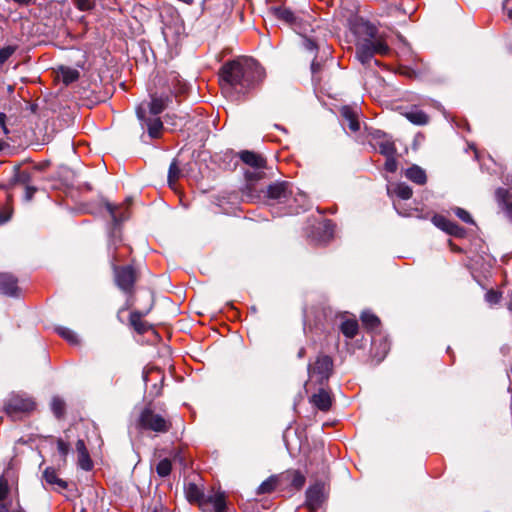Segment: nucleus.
I'll return each mask as SVG.
<instances>
[{
  "label": "nucleus",
  "mask_w": 512,
  "mask_h": 512,
  "mask_svg": "<svg viewBox=\"0 0 512 512\" xmlns=\"http://www.w3.org/2000/svg\"><path fill=\"white\" fill-rule=\"evenodd\" d=\"M185 496L190 503H196L198 506L204 500L206 495L202 489L195 483L189 482L185 485Z\"/></svg>",
  "instance_id": "21"
},
{
  "label": "nucleus",
  "mask_w": 512,
  "mask_h": 512,
  "mask_svg": "<svg viewBox=\"0 0 512 512\" xmlns=\"http://www.w3.org/2000/svg\"><path fill=\"white\" fill-rule=\"evenodd\" d=\"M351 30L355 36V55L362 65H369L375 55L386 56L391 52L386 36L374 24L356 19Z\"/></svg>",
  "instance_id": "2"
},
{
  "label": "nucleus",
  "mask_w": 512,
  "mask_h": 512,
  "mask_svg": "<svg viewBox=\"0 0 512 512\" xmlns=\"http://www.w3.org/2000/svg\"><path fill=\"white\" fill-rule=\"evenodd\" d=\"M199 508L203 512H226L227 505L223 492H216L206 495L204 500L200 503Z\"/></svg>",
  "instance_id": "9"
},
{
  "label": "nucleus",
  "mask_w": 512,
  "mask_h": 512,
  "mask_svg": "<svg viewBox=\"0 0 512 512\" xmlns=\"http://www.w3.org/2000/svg\"><path fill=\"white\" fill-rule=\"evenodd\" d=\"M51 409L54 415L59 419L65 413V402L60 397H53L51 401Z\"/></svg>",
  "instance_id": "33"
},
{
  "label": "nucleus",
  "mask_w": 512,
  "mask_h": 512,
  "mask_svg": "<svg viewBox=\"0 0 512 512\" xmlns=\"http://www.w3.org/2000/svg\"><path fill=\"white\" fill-rule=\"evenodd\" d=\"M341 332L348 338H354L358 332V323L355 320H346L341 324Z\"/></svg>",
  "instance_id": "31"
},
{
  "label": "nucleus",
  "mask_w": 512,
  "mask_h": 512,
  "mask_svg": "<svg viewBox=\"0 0 512 512\" xmlns=\"http://www.w3.org/2000/svg\"><path fill=\"white\" fill-rule=\"evenodd\" d=\"M78 465L85 471H90L93 468V462L90 458L89 452L78 454Z\"/></svg>",
  "instance_id": "39"
},
{
  "label": "nucleus",
  "mask_w": 512,
  "mask_h": 512,
  "mask_svg": "<svg viewBox=\"0 0 512 512\" xmlns=\"http://www.w3.org/2000/svg\"><path fill=\"white\" fill-rule=\"evenodd\" d=\"M465 230L455 223L450 222V236L463 237Z\"/></svg>",
  "instance_id": "46"
},
{
  "label": "nucleus",
  "mask_w": 512,
  "mask_h": 512,
  "mask_svg": "<svg viewBox=\"0 0 512 512\" xmlns=\"http://www.w3.org/2000/svg\"><path fill=\"white\" fill-rule=\"evenodd\" d=\"M76 6L81 11H89L93 8V3L90 0H77Z\"/></svg>",
  "instance_id": "47"
},
{
  "label": "nucleus",
  "mask_w": 512,
  "mask_h": 512,
  "mask_svg": "<svg viewBox=\"0 0 512 512\" xmlns=\"http://www.w3.org/2000/svg\"><path fill=\"white\" fill-rule=\"evenodd\" d=\"M361 321L368 329H375L379 326V318L371 312H363L361 315Z\"/></svg>",
  "instance_id": "32"
},
{
  "label": "nucleus",
  "mask_w": 512,
  "mask_h": 512,
  "mask_svg": "<svg viewBox=\"0 0 512 512\" xmlns=\"http://www.w3.org/2000/svg\"><path fill=\"white\" fill-rule=\"evenodd\" d=\"M404 175L408 180L417 185H424L427 182L425 170L415 164L406 169Z\"/></svg>",
  "instance_id": "20"
},
{
  "label": "nucleus",
  "mask_w": 512,
  "mask_h": 512,
  "mask_svg": "<svg viewBox=\"0 0 512 512\" xmlns=\"http://www.w3.org/2000/svg\"><path fill=\"white\" fill-rule=\"evenodd\" d=\"M405 117L413 124L416 125H425L428 123V116L425 112L418 109L417 107H413L411 110L405 113Z\"/></svg>",
  "instance_id": "27"
},
{
  "label": "nucleus",
  "mask_w": 512,
  "mask_h": 512,
  "mask_svg": "<svg viewBox=\"0 0 512 512\" xmlns=\"http://www.w3.org/2000/svg\"><path fill=\"white\" fill-rule=\"evenodd\" d=\"M13 209L10 205L0 208V224L8 222L12 217Z\"/></svg>",
  "instance_id": "44"
},
{
  "label": "nucleus",
  "mask_w": 512,
  "mask_h": 512,
  "mask_svg": "<svg viewBox=\"0 0 512 512\" xmlns=\"http://www.w3.org/2000/svg\"><path fill=\"white\" fill-rule=\"evenodd\" d=\"M180 173H181V171L177 165V162L174 160L170 164L169 172H168V183H169L170 187L174 186L175 182L178 180V178L180 176Z\"/></svg>",
  "instance_id": "36"
},
{
  "label": "nucleus",
  "mask_w": 512,
  "mask_h": 512,
  "mask_svg": "<svg viewBox=\"0 0 512 512\" xmlns=\"http://www.w3.org/2000/svg\"><path fill=\"white\" fill-rule=\"evenodd\" d=\"M130 200H126L123 204L115 206L109 202L106 203V209L112 217L115 225L129 218Z\"/></svg>",
  "instance_id": "15"
},
{
  "label": "nucleus",
  "mask_w": 512,
  "mask_h": 512,
  "mask_svg": "<svg viewBox=\"0 0 512 512\" xmlns=\"http://www.w3.org/2000/svg\"><path fill=\"white\" fill-rule=\"evenodd\" d=\"M8 493L7 484L0 481V500H3Z\"/></svg>",
  "instance_id": "54"
},
{
  "label": "nucleus",
  "mask_w": 512,
  "mask_h": 512,
  "mask_svg": "<svg viewBox=\"0 0 512 512\" xmlns=\"http://www.w3.org/2000/svg\"><path fill=\"white\" fill-rule=\"evenodd\" d=\"M277 486H280V476H270L258 487L257 494L271 493Z\"/></svg>",
  "instance_id": "29"
},
{
  "label": "nucleus",
  "mask_w": 512,
  "mask_h": 512,
  "mask_svg": "<svg viewBox=\"0 0 512 512\" xmlns=\"http://www.w3.org/2000/svg\"><path fill=\"white\" fill-rule=\"evenodd\" d=\"M305 356V348H301L298 352V357L302 358Z\"/></svg>",
  "instance_id": "57"
},
{
  "label": "nucleus",
  "mask_w": 512,
  "mask_h": 512,
  "mask_svg": "<svg viewBox=\"0 0 512 512\" xmlns=\"http://www.w3.org/2000/svg\"><path fill=\"white\" fill-rule=\"evenodd\" d=\"M371 145L383 156L395 155L396 147L392 139L381 131L372 134Z\"/></svg>",
  "instance_id": "10"
},
{
  "label": "nucleus",
  "mask_w": 512,
  "mask_h": 512,
  "mask_svg": "<svg viewBox=\"0 0 512 512\" xmlns=\"http://www.w3.org/2000/svg\"><path fill=\"white\" fill-rule=\"evenodd\" d=\"M57 450L61 457L62 462L65 464L67 460V456L70 452V444L62 438H57L56 440Z\"/></svg>",
  "instance_id": "35"
},
{
  "label": "nucleus",
  "mask_w": 512,
  "mask_h": 512,
  "mask_svg": "<svg viewBox=\"0 0 512 512\" xmlns=\"http://www.w3.org/2000/svg\"><path fill=\"white\" fill-rule=\"evenodd\" d=\"M12 512H24V511L21 509H16V510H12Z\"/></svg>",
  "instance_id": "64"
},
{
  "label": "nucleus",
  "mask_w": 512,
  "mask_h": 512,
  "mask_svg": "<svg viewBox=\"0 0 512 512\" xmlns=\"http://www.w3.org/2000/svg\"><path fill=\"white\" fill-rule=\"evenodd\" d=\"M262 174H263V172H259V171H257V172H249V171H247L245 173V176H246L248 181H253V180L260 179L262 177Z\"/></svg>",
  "instance_id": "52"
},
{
  "label": "nucleus",
  "mask_w": 512,
  "mask_h": 512,
  "mask_svg": "<svg viewBox=\"0 0 512 512\" xmlns=\"http://www.w3.org/2000/svg\"><path fill=\"white\" fill-rule=\"evenodd\" d=\"M293 208L297 209L296 213H299V210H306L309 206V201L306 194L302 193L298 188H294V195L292 196Z\"/></svg>",
  "instance_id": "28"
},
{
  "label": "nucleus",
  "mask_w": 512,
  "mask_h": 512,
  "mask_svg": "<svg viewBox=\"0 0 512 512\" xmlns=\"http://www.w3.org/2000/svg\"><path fill=\"white\" fill-rule=\"evenodd\" d=\"M140 426L145 430H151L157 433H166L171 428L170 421L156 414L152 409L145 408L139 418Z\"/></svg>",
  "instance_id": "6"
},
{
  "label": "nucleus",
  "mask_w": 512,
  "mask_h": 512,
  "mask_svg": "<svg viewBox=\"0 0 512 512\" xmlns=\"http://www.w3.org/2000/svg\"><path fill=\"white\" fill-rule=\"evenodd\" d=\"M0 294L9 297H18L20 288L18 280L10 273H0Z\"/></svg>",
  "instance_id": "13"
},
{
  "label": "nucleus",
  "mask_w": 512,
  "mask_h": 512,
  "mask_svg": "<svg viewBox=\"0 0 512 512\" xmlns=\"http://www.w3.org/2000/svg\"><path fill=\"white\" fill-rule=\"evenodd\" d=\"M150 309L151 306L145 311L136 310L132 311L130 314V325L139 334H144L151 328L150 324L142 319L149 313Z\"/></svg>",
  "instance_id": "16"
},
{
  "label": "nucleus",
  "mask_w": 512,
  "mask_h": 512,
  "mask_svg": "<svg viewBox=\"0 0 512 512\" xmlns=\"http://www.w3.org/2000/svg\"><path fill=\"white\" fill-rule=\"evenodd\" d=\"M508 17L512 19V9L507 10Z\"/></svg>",
  "instance_id": "60"
},
{
  "label": "nucleus",
  "mask_w": 512,
  "mask_h": 512,
  "mask_svg": "<svg viewBox=\"0 0 512 512\" xmlns=\"http://www.w3.org/2000/svg\"><path fill=\"white\" fill-rule=\"evenodd\" d=\"M24 188H25L24 200L25 201L32 200L34 194L37 191V188L35 186H33L32 184L27 185Z\"/></svg>",
  "instance_id": "48"
},
{
  "label": "nucleus",
  "mask_w": 512,
  "mask_h": 512,
  "mask_svg": "<svg viewBox=\"0 0 512 512\" xmlns=\"http://www.w3.org/2000/svg\"><path fill=\"white\" fill-rule=\"evenodd\" d=\"M43 479L48 485L56 486L58 490L66 489L68 484L63 479L59 478L57 472L52 467H47L43 472Z\"/></svg>",
  "instance_id": "22"
},
{
  "label": "nucleus",
  "mask_w": 512,
  "mask_h": 512,
  "mask_svg": "<svg viewBox=\"0 0 512 512\" xmlns=\"http://www.w3.org/2000/svg\"><path fill=\"white\" fill-rule=\"evenodd\" d=\"M385 157H386V161H385V164H384V169L387 172H390V173L396 172L397 167H398V163H397V160L395 158V155H387Z\"/></svg>",
  "instance_id": "42"
},
{
  "label": "nucleus",
  "mask_w": 512,
  "mask_h": 512,
  "mask_svg": "<svg viewBox=\"0 0 512 512\" xmlns=\"http://www.w3.org/2000/svg\"><path fill=\"white\" fill-rule=\"evenodd\" d=\"M271 11L277 19L291 26L296 27L299 25V18L291 9L287 7H273Z\"/></svg>",
  "instance_id": "18"
},
{
  "label": "nucleus",
  "mask_w": 512,
  "mask_h": 512,
  "mask_svg": "<svg viewBox=\"0 0 512 512\" xmlns=\"http://www.w3.org/2000/svg\"><path fill=\"white\" fill-rule=\"evenodd\" d=\"M240 159L247 165L257 170L266 167V160L260 155L252 151H242Z\"/></svg>",
  "instance_id": "19"
},
{
  "label": "nucleus",
  "mask_w": 512,
  "mask_h": 512,
  "mask_svg": "<svg viewBox=\"0 0 512 512\" xmlns=\"http://www.w3.org/2000/svg\"><path fill=\"white\" fill-rule=\"evenodd\" d=\"M510 0H505L504 3H503V8L506 9L507 8V5L509 3Z\"/></svg>",
  "instance_id": "61"
},
{
  "label": "nucleus",
  "mask_w": 512,
  "mask_h": 512,
  "mask_svg": "<svg viewBox=\"0 0 512 512\" xmlns=\"http://www.w3.org/2000/svg\"><path fill=\"white\" fill-rule=\"evenodd\" d=\"M264 77L263 68L251 58L228 61L220 69L223 90L237 95H245L257 88Z\"/></svg>",
  "instance_id": "1"
},
{
  "label": "nucleus",
  "mask_w": 512,
  "mask_h": 512,
  "mask_svg": "<svg viewBox=\"0 0 512 512\" xmlns=\"http://www.w3.org/2000/svg\"><path fill=\"white\" fill-rule=\"evenodd\" d=\"M6 119H7L6 114L0 113V128L3 131V134L7 136L9 134V130L6 126Z\"/></svg>",
  "instance_id": "50"
},
{
  "label": "nucleus",
  "mask_w": 512,
  "mask_h": 512,
  "mask_svg": "<svg viewBox=\"0 0 512 512\" xmlns=\"http://www.w3.org/2000/svg\"><path fill=\"white\" fill-rule=\"evenodd\" d=\"M173 100L172 94H153L151 95V102L149 103V111L153 116H157L158 114L162 113L171 103Z\"/></svg>",
  "instance_id": "14"
},
{
  "label": "nucleus",
  "mask_w": 512,
  "mask_h": 512,
  "mask_svg": "<svg viewBox=\"0 0 512 512\" xmlns=\"http://www.w3.org/2000/svg\"><path fill=\"white\" fill-rule=\"evenodd\" d=\"M136 114L142 126L147 128L151 138H159L163 130V122L158 117H147L144 105L137 107Z\"/></svg>",
  "instance_id": "8"
},
{
  "label": "nucleus",
  "mask_w": 512,
  "mask_h": 512,
  "mask_svg": "<svg viewBox=\"0 0 512 512\" xmlns=\"http://www.w3.org/2000/svg\"><path fill=\"white\" fill-rule=\"evenodd\" d=\"M293 195L294 186L287 181L274 182L265 191L269 204H287L290 212H297L291 203Z\"/></svg>",
  "instance_id": "4"
},
{
  "label": "nucleus",
  "mask_w": 512,
  "mask_h": 512,
  "mask_svg": "<svg viewBox=\"0 0 512 512\" xmlns=\"http://www.w3.org/2000/svg\"><path fill=\"white\" fill-rule=\"evenodd\" d=\"M324 502L323 486L315 484L306 491V506L310 512H316Z\"/></svg>",
  "instance_id": "12"
},
{
  "label": "nucleus",
  "mask_w": 512,
  "mask_h": 512,
  "mask_svg": "<svg viewBox=\"0 0 512 512\" xmlns=\"http://www.w3.org/2000/svg\"><path fill=\"white\" fill-rule=\"evenodd\" d=\"M387 192L391 197H397L400 200H408L412 197L413 191L406 183L398 182L390 184Z\"/></svg>",
  "instance_id": "17"
},
{
  "label": "nucleus",
  "mask_w": 512,
  "mask_h": 512,
  "mask_svg": "<svg viewBox=\"0 0 512 512\" xmlns=\"http://www.w3.org/2000/svg\"><path fill=\"white\" fill-rule=\"evenodd\" d=\"M174 118H176L174 115L167 114V115L165 116V122H166V124L171 125V126H173V127H175V128H176V127H178L179 125H178V123H177V122L172 121Z\"/></svg>",
  "instance_id": "55"
},
{
  "label": "nucleus",
  "mask_w": 512,
  "mask_h": 512,
  "mask_svg": "<svg viewBox=\"0 0 512 512\" xmlns=\"http://www.w3.org/2000/svg\"><path fill=\"white\" fill-rule=\"evenodd\" d=\"M246 196H247V198H249L251 201H253V200H254V197H253L252 195L247 194Z\"/></svg>",
  "instance_id": "62"
},
{
  "label": "nucleus",
  "mask_w": 512,
  "mask_h": 512,
  "mask_svg": "<svg viewBox=\"0 0 512 512\" xmlns=\"http://www.w3.org/2000/svg\"><path fill=\"white\" fill-rule=\"evenodd\" d=\"M76 451L78 454L88 453L85 442L82 439H79L76 443Z\"/></svg>",
  "instance_id": "51"
},
{
  "label": "nucleus",
  "mask_w": 512,
  "mask_h": 512,
  "mask_svg": "<svg viewBox=\"0 0 512 512\" xmlns=\"http://www.w3.org/2000/svg\"><path fill=\"white\" fill-rule=\"evenodd\" d=\"M188 90V86L186 83H180L179 82V88L175 92V97H178V95L185 94Z\"/></svg>",
  "instance_id": "53"
},
{
  "label": "nucleus",
  "mask_w": 512,
  "mask_h": 512,
  "mask_svg": "<svg viewBox=\"0 0 512 512\" xmlns=\"http://www.w3.org/2000/svg\"><path fill=\"white\" fill-rule=\"evenodd\" d=\"M303 45L309 51H314L318 47L316 41L314 39L310 38V37H307V36L304 37Z\"/></svg>",
  "instance_id": "49"
},
{
  "label": "nucleus",
  "mask_w": 512,
  "mask_h": 512,
  "mask_svg": "<svg viewBox=\"0 0 512 512\" xmlns=\"http://www.w3.org/2000/svg\"><path fill=\"white\" fill-rule=\"evenodd\" d=\"M502 350L504 353H508V348L507 347H502Z\"/></svg>",
  "instance_id": "63"
},
{
  "label": "nucleus",
  "mask_w": 512,
  "mask_h": 512,
  "mask_svg": "<svg viewBox=\"0 0 512 512\" xmlns=\"http://www.w3.org/2000/svg\"><path fill=\"white\" fill-rule=\"evenodd\" d=\"M56 331L59 334V336H61L63 339H65L71 345L79 344L78 336L73 330H71L67 327H57Z\"/></svg>",
  "instance_id": "30"
},
{
  "label": "nucleus",
  "mask_w": 512,
  "mask_h": 512,
  "mask_svg": "<svg viewBox=\"0 0 512 512\" xmlns=\"http://www.w3.org/2000/svg\"><path fill=\"white\" fill-rule=\"evenodd\" d=\"M63 82L70 84L79 78V72L76 69L64 68L62 69Z\"/></svg>",
  "instance_id": "38"
},
{
  "label": "nucleus",
  "mask_w": 512,
  "mask_h": 512,
  "mask_svg": "<svg viewBox=\"0 0 512 512\" xmlns=\"http://www.w3.org/2000/svg\"><path fill=\"white\" fill-rule=\"evenodd\" d=\"M496 197L499 204L505 210L506 216L512 221V199L508 197L507 190L499 188L496 191Z\"/></svg>",
  "instance_id": "26"
},
{
  "label": "nucleus",
  "mask_w": 512,
  "mask_h": 512,
  "mask_svg": "<svg viewBox=\"0 0 512 512\" xmlns=\"http://www.w3.org/2000/svg\"><path fill=\"white\" fill-rule=\"evenodd\" d=\"M31 182V173L29 171L21 170L19 167H14L13 175L10 179V185H22L25 187L30 185Z\"/></svg>",
  "instance_id": "25"
},
{
  "label": "nucleus",
  "mask_w": 512,
  "mask_h": 512,
  "mask_svg": "<svg viewBox=\"0 0 512 512\" xmlns=\"http://www.w3.org/2000/svg\"><path fill=\"white\" fill-rule=\"evenodd\" d=\"M333 372V359L325 354H319L313 363L308 365V374L322 384L327 381Z\"/></svg>",
  "instance_id": "5"
},
{
  "label": "nucleus",
  "mask_w": 512,
  "mask_h": 512,
  "mask_svg": "<svg viewBox=\"0 0 512 512\" xmlns=\"http://www.w3.org/2000/svg\"><path fill=\"white\" fill-rule=\"evenodd\" d=\"M35 402L31 398L12 395L5 403V412L12 418H18L23 413H29L35 409Z\"/></svg>",
  "instance_id": "7"
},
{
  "label": "nucleus",
  "mask_w": 512,
  "mask_h": 512,
  "mask_svg": "<svg viewBox=\"0 0 512 512\" xmlns=\"http://www.w3.org/2000/svg\"><path fill=\"white\" fill-rule=\"evenodd\" d=\"M393 205H394V208L397 211V213L399 215H401V216H406V217L416 216V217H420V215L418 214V210L417 209H406L398 201H394Z\"/></svg>",
  "instance_id": "37"
},
{
  "label": "nucleus",
  "mask_w": 512,
  "mask_h": 512,
  "mask_svg": "<svg viewBox=\"0 0 512 512\" xmlns=\"http://www.w3.org/2000/svg\"><path fill=\"white\" fill-rule=\"evenodd\" d=\"M118 256L116 254V247L112 252V267L114 271V278L117 287L122 290L124 293L132 295L134 293V285L137 281L138 275L136 270L128 265V266H118L116 262H118Z\"/></svg>",
  "instance_id": "3"
},
{
  "label": "nucleus",
  "mask_w": 512,
  "mask_h": 512,
  "mask_svg": "<svg viewBox=\"0 0 512 512\" xmlns=\"http://www.w3.org/2000/svg\"><path fill=\"white\" fill-rule=\"evenodd\" d=\"M13 509H10L7 504L0 502V512H12Z\"/></svg>",
  "instance_id": "56"
},
{
  "label": "nucleus",
  "mask_w": 512,
  "mask_h": 512,
  "mask_svg": "<svg viewBox=\"0 0 512 512\" xmlns=\"http://www.w3.org/2000/svg\"><path fill=\"white\" fill-rule=\"evenodd\" d=\"M454 213L456 214V216L462 220L463 222L467 223V224H471V225H474V220L472 218V216L470 215V213L468 211H466L465 209L463 208H459V207H456L454 209Z\"/></svg>",
  "instance_id": "41"
},
{
  "label": "nucleus",
  "mask_w": 512,
  "mask_h": 512,
  "mask_svg": "<svg viewBox=\"0 0 512 512\" xmlns=\"http://www.w3.org/2000/svg\"><path fill=\"white\" fill-rule=\"evenodd\" d=\"M432 222L436 227H438L442 231L448 233V220L446 219L445 216L435 214L432 217Z\"/></svg>",
  "instance_id": "40"
},
{
  "label": "nucleus",
  "mask_w": 512,
  "mask_h": 512,
  "mask_svg": "<svg viewBox=\"0 0 512 512\" xmlns=\"http://www.w3.org/2000/svg\"><path fill=\"white\" fill-rule=\"evenodd\" d=\"M280 487L300 490L306 481V478L299 470H287L279 474Z\"/></svg>",
  "instance_id": "11"
},
{
  "label": "nucleus",
  "mask_w": 512,
  "mask_h": 512,
  "mask_svg": "<svg viewBox=\"0 0 512 512\" xmlns=\"http://www.w3.org/2000/svg\"><path fill=\"white\" fill-rule=\"evenodd\" d=\"M501 294L494 290H489L485 294V300L490 304H496L500 301Z\"/></svg>",
  "instance_id": "45"
},
{
  "label": "nucleus",
  "mask_w": 512,
  "mask_h": 512,
  "mask_svg": "<svg viewBox=\"0 0 512 512\" xmlns=\"http://www.w3.org/2000/svg\"><path fill=\"white\" fill-rule=\"evenodd\" d=\"M317 66H318V64H316L315 62L312 63L311 68H312L313 72H315V70L317 69Z\"/></svg>",
  "instance_id": "58"
},
{
  "label": "nucleus",
  "mask_w": 512,
  "mask_h": 512,
  "mask_svg": "<svg viewBox=\"0 0 512 512\" xmlns=\"http://www.w3.org/2000/svg\"><path fill=\"white\" fill-rule=\"evenodd\" d=\"M15 50L14 46H6L0 49V67L12 56Z\"/></svg>",
  "instance_id": "43"
},
{
  "label": "nucleus",
  "mask_w": 512,
  "mask_h": 512,
  "mask_svg": "<svg viewBox=\"0 0 512 512\" xmlns=\"http://www.w3.org/2000/svg\"><path fill=\"white\" fill-rule=\"evenodd\" d=\"M313 404L321 411H328L332 404L330 394L324 389H320L318 393L312 396Z\"/></svg>",
  "instance_id": "23"
},
{
  "label": "nucleus",
  "mask_w": 512,
  "mask_h": 512,
  "mask_svg": "<svg viewBox=\"0 0 512 512\" xmlns=\"http://www.w3.org/2000/svg\"><path fill=\"white\" fill-rule=\"evenodd\" d=\"M449 247H450V251L457 250V248L451 242L449 244Z\"/></svg>",
  "instance_id": "59"
},
{
  "label": "nucleus",
  "mask_w": 512,
  "mask_h": 512,
  "mask_svg": "<svg viewBox=\"0 0 512 512\" xmlns=\"http://www.w3.org/2000/svg\"><path fill=\"white\" fill-rule=\"evenodd\" d=\"M172 463L168 458H164L156 465V472L160 477H166L170 474Z\"/></svg>",
  "instance_id": "34"
},
{
  "label": "nucleus",
  "mask_w": 512,
  "mask_h": 512,
  "mask_svg": "<svg viewBox=\"0 0 512 512\" xmlns=\"http://www.w3.org/2000/svg\"><path fill=\"white\" fill-rule=\"evenodd\" d=\"M341 116L352 132H357L360 130V123L357 119V113L352 108L344 106L341 109Z\"/></svg>",
  "instance_id": "24"
}]
</instances>
